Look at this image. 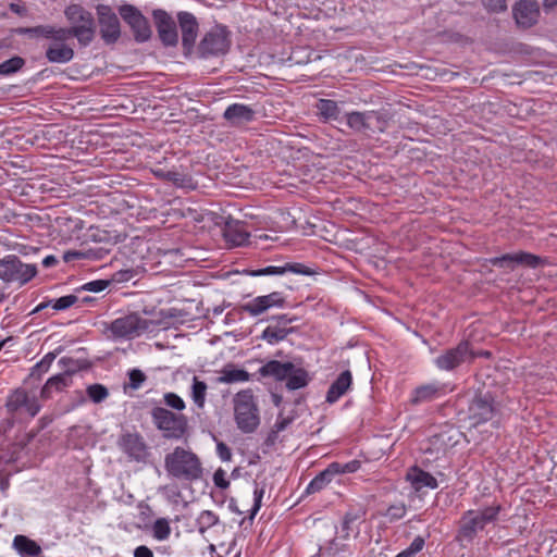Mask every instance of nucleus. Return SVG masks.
I'll return each instance as SVG.
<instances>
[{
  "label": "nucleus",
  "mask_w": 557,
  "mask_h": 557,
  "mask_svg": "<svg viewBox=\"0 0 557 557\" xmlns=\"http://www.w3.org/2000/svg\"><path fill=\"white\" fill-rule=\"evenodd\" d=\"M57 263H58V259L52 255L46 256L42 259V265L45 268H51V267L55 265Z\"/></svg>",
  "instance_id": "nucleus-63"
},
{
  "label": "nucleus",
  "mask_w": 557,
  "mask_h": 557,
  "mask_svg": "<svg viewBox=\"0 0 557 557\" xmlns=\"http://www.w3.org/2000/svg\"><path fill=\"white\" fill-rule=\"evenodd\" d=\"M285 305V298L282 293L273 292L264 296H258L243 306V310L251 317H258L276 307L282 308Z\"/></svg>",
  "instance_id": "nucleus-18"
},
{
  "label": "nucleus",
  "mask_w": 557,
  "mask_h": 557,
  "mask_svg": "<svg viewBox=\"0 0 557 557\" xmlns=\"http://www.w3.org/2000/svg\"><path fill=\"white\" fill-rule=\"evenodd\" d=\"M151 532L153 539L157 541L168 540L171 535V525L169 520L166 518H158L151 527Z\"/></svg>",
  "instance_id": "nucleus-40"
},
{
  "label": "nucleus",
  "mask_w": 557,
  "mask_h": 557,
  "mask_svg": "<svg viewBox=\"0 0 557 557\" xmlns=\"http://www.w3.org/2000/svg\"><path fill=\"white\" fill-rule=\"evenodd\" d=\"M283 269L285 270V273L292 272L301 275L312 274V271L302 263H286L285 265H283Z\"/></svg>",
  "instance_id": "nucleus-54"
},
{
  "label": "nucleus",
  "mask_w": 557,
  "mask_h": 557,
  "mask_svg": "<svg viewBox=\"0 0 557 557\" xmlns=\"http://www.w3.org/2000/svg\"><path fill=\"white\" fill-rule=\"evenodd\" d=\"M213 483L221 490H226L230 486V481L226 479V472L223 469H218L213 473Z\"/></svg>",
  "instance_id": "nucleus-55"
},
{
  "label": "nucleus",
  "mask_w": 557,
  "mask_h": 557,
  "mask_svg": "<svg viewBox=\"0 0 557 557\" xmlns=\"http://www.w3.org/2000/svg\"><path fill=\"white\" fill-rule=\"evenodd\" d=\"M516 23L522 27L533 26L540 16V8L534 0H520L512 8Z\"/></svg>",
  "instance_id": "nucleus-20"
},
{
  "label": "nucleus",
  "mask_w": 557,
  "mask_h": 557,
  "mask_svg": "<svg viewBox=\"0 0 557 557\" xmlns=\"http://www.w3.org/2000/svg\"><path fill=\"white\" fill-rule=\"evenodd\" d=\"M219 522V516L212 510H202L196 519V525L200 534H205Z\"/></svg>",
  "instance_id": "nucleus-37"
},
{
  "label": "nucleus",
  "mask_w": 557,
  "mask_h": 557,
  "mask_svg": "<svg viewBox=\"0 0 557 557\" xmlns=\"http://www.w3.org/2000/svg\"><path fill=\"white\" fill-rule=\"evenodd\" d=\"M315 107L321 121L327 122L332 120H338L341 108L336 101L330 99H320Z\"/></svg>",
  "instance_id": "nucleus-33"
},
{
  "label": "nucleus",
  "mask_w": 557,
  "mask_h": 557,
  "mask_svg": "<svg viewBox=\"0 0 557 557\" xmlns=\"http://www.w3.org/2000/svg\"><path fill=\"white\" fill-rule=\"evenodd\" d=\"M347 550V546L345 544H338L336 540H332L327 547H325L324 554L327 557H346L345 553Z\"/></svg>",
  "instance_id": "nucleus-48"
},
{
  "label": "nucleus",
  "mask_w": 557,
  "mask_h": 557,
  "mask_svg": "<svg viewBox=\"0 0 557 557\" xmlns=\"http://www.w3.org/2000/svg\"><path fill=\"white\" fill-rule=\"evenodd\" d=\"M208 385L206 382L200 381L197 376L193 377L190 397L194 404L199 408L203 409L206 404Z\"/></svg>",
  "instance_id": "nucleus-36"
},
{
  "label": "nucleus",
  "mask_w": 557,
  "mask_h": 557,
  "mask_svg": "<svg viewBox=\"0 0 557 557\" xmlns=\"http://www.w3.org/2000/svg\"><path fill=\"white\" fill-rule=\"evenodd\" d=\"M46 58L51 63H67L74 58V50L64 41L59 42L46 50Z\"/></svg>",
  "instance_id": "nucleus-30"
},
{
  "label": "nucleus",
  "mask_w": 557,
  "mask_h": 557,
  "mask_svg": "<svg viewBox=\"0 0 557 557\" xmlns=\"http://www.w3.org/2000/svg\"><path fill=\"white\" fill-rule=\"evenodd\" d=\"M281 432H276L275 429L272 426L271 431L269 432L265 441H264V444L268 446V447H272L274 446L277 442H278V435H280Z\"/></svg>",
  "instance_id": "nucleus-60"
},
{
  "label": "nucleus",
  "mask_w": 557,
  "mask_h": 557,
  "mask_svg": "<svg viewBox=\"0 0 557 557\" xmlns=\"http://www.w3.org/2000/svg\"><path fill=\"white\" fill-rule=\"evenodd\" d=\"M483 7L492 13H500L507 10L506 0H481Z\"/></svg>",
  "instance_id": "nucleus-50"
},
{
  "label": "nucleus",
  "mask_w": 557,
  "mask_h": 557,
  "mask_svg": "<svg viewBox=\"0 0 557 557\" xmlns=\"http://www.w3.org/2000/svg\"><path fill=\"white\" fill-rule=\"evenodd\" d=\"M96 13L101 39L107 45H114L121 37V23L117 15L108 4H98Z\"/></svg>",
  "instance_id": "nucleus-12"
},
{
  "label": "nucleus",
  "mask_w": 557,
  "mask_h": 557,
  "mask_svg": "<svg viewBox=\"0 0 557 557\" xmlns=\"http://www.w3.org/2000/svg\"><path fill=\"white\" fill-rule=\"evenodd\" d=\"M373 112L352 111L346 113V123L355 132H363L370 128V120Z\"/></svg>",
  "instance_id": "nucleus-34"
},
{
  "label": "nucleus",
  "mask_w": 557,
  "mask_h": 557,
  "mask_svg": "<svg viewBox=\"0 0 557 557\" xmlns=\"http://www.w3.org/2000/svg\"><path fill=\"white\" fill-rule=\"evenodd\" d=\"M293 417H284L283 414H278L273 428L276 432H283L293 422Z\"/></svg>",
  "instance_id": "nucleus-58"
},
{
  "label": "nucleus",
  "mask_w": 557,
  "mask_h": 557,
  "mask_svg": "<svg viewBox=\"0 0 557 557\" xmlns=\"http://www.w3.org/2000/svg\"><path fill=\"white\" fill-rule=\"evenodd\" d=\"M286 388L296 391L306 387L310 382V375L304 368L296 367L293 363V370L289 371L288 376L285 379Z\"/></svg>",
  "instance_id": "nucleus-32"
},
{
  "label": "nucleus",
  "mask_w": 557,
  "mask_h": 557,
  "mask_svg": "<svg viewBox=\"0 0 557 557\" xmlns=\"http://www.w3.org/2000/svg\"><path fill=\"white\" fill-rule=\"evenodd\" d=\"M152 324L151 320L131 313L113 320L108 330L114 338H134L150 331Z\"/></svg>",
  "instance_id": "nucleus-7"
},
{
  "label": "nucleus",
  "mask_w": 557,
  "mask_h": 557,
  "mask_svg": "<svg viewBox=\"0 0 557 557\" xmlns=\"http://www.w3.org/2000/svg\"><path fill=\"white\" fill-rule=\"evenodd\" d=\"M72 384V374L70 372L60 373L49 377L42 386L40 395L48 399L53 392H61Z\"/></svg>",
  "instance_id": "nucleus-28"
},
{
  "label": "nucleus",
  "mask_w": 557,
  "mask_h": 557,
  "mask_svg": "<svg viewBox=\"0 0 557 557\" xmlns=\"http://www.w3.org/2000/svg\"><path fill=\"white\" fill-rule=\"evenodd\" d=\"M330 467H331L334 475L345 474V473H355L360 469L361 462L359 460H351L346 463H339V462L335 461V462L330 463Z\"/></svg>",
  "instance_id": "nucleus-41"
},
{
  "label": "nucleus",
  "mask_w": 557,
  "mask_h": 557,
  "mask_svg": "<svg viewBox=\"0 0 557 557\" xmlns=\"http://www.w3.org/2000/svg\"><path fill=\"white\" fill-rule=\"evenodd\" d=\"M264 495V487L256 486L253 491V506L250 509L249 518L252 520L261 508V502Z\"/></svg>",
  "instance_id": "nucleus-51"
},
{
  "label": "nucleus",
  "mask_w": 557,
  "mask_h": 557,
  "mask_svg": "<svg viewBox=\"0 0 557 557\" xmlns=\"http://www.w3.org/2000/svg\"><path fill=\"white\" fill-rule=\"evenodd\" d=\"M406 480L416 491H421L424 487L434 490L438 486L437 480L419 467H411L406 474Z\"/></svg>",
  "instance_id": "nucleus-22"
},
{
  "label": "nucleus",
  "mask_w": 557,
  "mask_h": 557,
  "mask_svg": "<svg viewBox=\"0 0 557 557\" xmlns=\"http://www.w3.org/2000/svg\"><path fill=\"white\" fill-rule=\"evenodd\" d=\"M468 341L460 342L456 347L446 349L434 359V364L443 371H453L467 361H472L474 356Z\"/></svg>",
  "instance_id": "nucleus-13"
},
{
  "label": "nucleus",
  "mask_w": 557,
  "mask_h": 557,
  "mask_svg": "<svg viewBox=\"0 0 557 557\" xmlns=\"http://www.w3.org/2000/svg\"><path fill=\"white\" fill-rule=\"evenodd\" d=\"M109 286V281L107 280H95L91 282H88L84 284L81 289L92 292V293H99L104 290Z\"/></svg>",
  "instance_id": "nucleus-52"
},
{
  "label": "nucleus",
  "mask_w": 557,
  "mask_h": 557,
  "mask_svg": "<svg viewBox=\"0 0 557 557\" xmlns=\"http://www.w3.org/2000/svg\"><path fill=\"white\" fill-rule=\"evenodd\" d=\"M223 117L232 125H240L255 119V111L246 104L233 103L226 108Z\"/></svg>",
  "instance_id": "nucleus-21"
},
{
  "label": "nucleus",
  "mask_w": 557,
  "mask_h": 557,
  "mask_svg": "<svg viewBox=\"0 0 557 557\" xmlns=\"http://www.w3.org/2000/svg\"><path fill=\"white\" fill-rule=\"evenodd\" d=\"M70 27H64L65 40L75 37L81 47L89 46L96 37V23L91 12L81 4H70L64 10Z\"/></svg>",
  "instance_id": "nucleus-2"
},
{
  "label": "nucleus",
  "mask_w": 557,
  "mask_h": 557,
  "mask_svg": "<svg viewBox=\"0 0 557 557\" xmlns=\"http://www.w3.org/2000/svg\"><path fill=\"white\" fill-rule=\"evenodd\" d=\"M497 412L494 397L490 393L476 394L468 407V419L472 426L491 421Z\"/></svg>",
  "instance_id": "nucleus-10"
},
{
  "label": "nucleus",
  "mask_w": 557,
  "mask_h": 557,
  "mask_svg": "<svg viewBox=\"0 0 557 557\" xmlns=\"http://www.w3.org/2000/svg\"><path fill=\"white\" fill-rule=\"evenodd\" d=\"M150 416L164 438L178 441L188 435V418L184 413L157 406L151 409Z\"/></svg>",
  "instance_id": "nucleus-4"
},
{
  "label": "nucleus",
  "mask_w": 557,
  "mask_h": 557,
  "mask_svg": "<svg viewBox=\"0 0 557 557\" xmlns=\"http://www.w3.org/2000/svg\"><path fill=\"white\" fill-rule=\"evenodd\" d=\"M36 274L37 268L35 264H25L14 255L0 259V280L5 283L18 282L24 285Z\"/></svg>",
  "instance_id": "nucleus-8"
},
{
  "label": "nucleus",
  "mask_w": 557,
  "mask_h": 557,
  "mask_svg": "<svg viewBox=\"0 0 557 557\" xmlns=\"http://www.w3.org/2000/svg\"><path fill=\"white\" fill-rule=\"evenodd\" d=\"M13 547L22 557H39L41 547L25 535H16L13 540Z\"/></svg>",
  "instance_id": "nucleus-29"
},
{
  "label": "nucleus",
  "mask_w": 557,
  "mask_h": 557,
  "mask_svg": "<svg viewBox=\"0 0 557 557\" xmlns=\"http://www.w3.org/2000/svg\"><path fill=\"white\" fill-rule=\"evenodd\" d=\"M334 473L330 467V465L321 471L319 474H317L307 485L306 493L307 494H314L323 488H325L333 480Z\"/></svg>",
  "instance_id": "nucleus-35"
},
{
  "label": "nucleus",
  "mask_w": 557,
  "mask_h": 557,
  "mask_svg": "<svg viewBox=\"0 0 557 557\" xmlns=\"http://www.w3.org/2000/svg\"><path fill=\"white\" fill-rule=\"evenodd\" d=\"M87 396L92 400L95 404H99L107 399L109 396L108 388L102 384H91L86 389Z\"/></svg>",
  "instance_id": "nucleus-42"
},
{
  "label": "nucleus",
  "mask_w": 557,
  "mask_h": 557,
  "mask_svg": "<svg viewBox=\"0 0 557 557\" xmlns=\"http://www.w3.org/2000/svg\"><path fill=\"white\" fill-rule=\"evenodd\" d=\"M84 253L77 250H67L63 253V260L65 262H71L73 260H78L84 258Z\"/></svg>",
  "instance_id": "nucleus-61"
},
{
  "label": "nucleus",
  "mask_w": 557,
  "mask_h": 557,
  "mask_svg": "<svg viewBox=\"0 0 557 557\" xmlns=\"http://www.w3.org/2000/svg\"><path fill=\"white\" fill-rule=\"evenodd\" d=\"M216 455L224 462H228L232 460V451L230 447L223 442L216 443Z\"/></svg>",
  "instance_id": "nucleus-57"
},
{
  "label": "nucleus",
  "mask_w": 557,
  "mask_h": 557,
  "mask_svg": "<svg viewBox=\"0 0 557 557\" xmlns=\"http://www.w3.org/2000/svg\"><path fill=\"white\" fill-rule=\"evenodd\" d=\"M290 370H293V362L270 360L265 362L258 372L262 377H272L277 382H282L288 376Z\"/></svg>",
  "instance_id": "nucleus-24"
},
{
  "label": "nucleus",
  "mask_w": 557,
  "mask_h": 557,
  "mask_svg": "<svg viewBox=\"0 0 557 557\" xmlns=\"http://www.w3.org/2000/svg\"><path fill=\"white\" fill-rule=\"evenodd\" d=\"M453 387L447 383L432 382L417 386L410 395V404L419 405L422 403H429L441 397L446 396L453 392Z\"/></svg>",
  "instance_id": "nucleus-17"
},
{
  "label": "nucleus",
  "mask_w": 557,
  "mask_h": 557,
  "mask_svg": "<svg viewBox=\"0 0 557 557\" xmlns=\"http://www.w3.org/2000/svg\"><path fill=\"white\" fill-rule=\"evenodd\" d=\"M285 270L283 267L269 265L262 269H258L251 272L252 276H264V275H283Z\"/></svg>",
  "instance_id": "nucleus-53"
},
{
  "label": "nucleus",
  "mask_w": 557,
  "mask_h": 557,
  "mask_svg": "<svg viewBox=\"0 0 557 557\" xmlns=\"http://www.w3.org/2000/svg\"><path fill=\"white\" fill-rule=\"evenodd\" d=\"M407 512L406 505L404 503H397L391 505L386 511L384 512V517L388 519L389 522H395L405 517Z\"/></svg>",
  "instance_id": "nucleus-46"
},
{
  "label": "nucleus",
  "mask_w": 557,
  "mask_h": 557,
  "mask_svg": "<svg viewBox=\"0 0 557 557\" xmlns=\"http://www.w3.org/2000/svg\"><path fill=\"white\" fill-rule=\"evenodd\" d=\"M274 319L277 320L278 322V326L280 325H287L292 322H294L296 319L295 318H289L287 314H280V315H276Z\"/></svg>",
  "instance_id": "nucleus-62"
},
{
  "label": "nucleus",
  "mask_w": 557,
  "mask_h": 557,
  "mask_svg": "<svg viewBox=\"0 0 557 557\" xmlns=\"http://www.w3.org/2000/svg\"><path fill=\"white\" fill-rule=\"evenodd\" d=\"M290 330H286L285 327H281L278 325L273 326L269 325L265 327L261 334V338L265 341L270 345H275L286 338Z\"/></svg>",
  "instance_id": "nucleus-38"
},
{
  "label": "nucleus",
  "mask_w": 557,
  "mask_h": 557,
  "mask_svg": "<svg viewBox=\"0 0 557 557\" xmlns=\"http://www.w3.org/2000/svg\"><path fill=\"white\" fill-rule=\"evenodd\" d=\"M147 380L146 374L139 369H132L128 371V384L124 386V389L129 387L133 391L138 389L144 382Z\"/></svg>",
  "instance_id": "nucleus-45"
},
{
  "label": "nucleus",
  "mask_w": 557,
  "mask_h": 557,
  "mask_svg": "<svg viewBox=\"0 0 557 557\" xmlns=\"http://www.w3.org/2000/svg\"><path fill=\"white\" fill-rule=\"evenodd\" d=\"M163 403L166 407L177 412H182L186 408L184 399L173 392H168L163 395Z\"/></svg>",
  "instance_id": "nucleus-43"
},
{
  "label": "nucleus",
  "mask_w": 557,
  "mask_h": 557,
  "mask_svg": "<svg viewBox=\"0 0 557 557\" xmlns=\"http://www.w3.org/2000/svg\"><path fill=\"white\" fill-rule=\"evenodd\" d=\"M5 408L10 414L27 416L34 418L40 411V404L36 396H29L23 388L13 391L7 398Z\"/></svg>",
  "instance_id": "nucleus-11"
},
{
  "label": "nucleus",
  "mask_w": 557,
  "mask_h": 557,
  "mask_svg": "<svg viewBox=\"0 0 557 557\" xmlns=\"http://www.w3.org/2000/svg\"><path fill=\"white\" fill-rule=\"evenodd\" d=\"M119 14L131 28L136 42L143 44L151 38L149 21L135 5L128 3L120 5Z\"/></svg>",
  "instance_id": "nucleus-9"
},
{
  "label": "nucleus",
  "mask_w": 557,
  "mask_h": 557,
  "mask_svg": "<svg viewBox=\"0 0 557 557\" xmlns=\"http://www.w3.org/2000/svg\"><path fill=\"white\" fill-rule=\"evenodd\" d=\"M231 47L230 32L223 25H215L205 34L198 46L200 58L225 54Z\"/></svg>",
  "instance_id": "nucleus-6"
},
{
  "label": "nucleus",
  "mask_w": 557,
  "mask_h": 557,
  "mask_svg": "<svg viewBox=\"0 0 557 557\" xmlns=\"http://www.w3.org/2000/svg\"><path fill=\"white\" fill-rule=\"evenodd\" d=\"M364 516V511L362 510H348L342 521V532L343 537L347 539L350 535V531L352 530L354 524L361 520Z\"/></svg>",
  "instance_id": "nucleus-39"
},
{
  "label": "nucleus",
  "mask_w": 557,
  "mask_h": 557,
  "mask_svg": "<svg viewBox=\"0 0 557 557\" xmlns=\"http://www.w3.org/2000/svg\"><path fill=\"white\" fill-rule=\"evenodd\" d=\"M54 359L55 355L53 352L45 355L44 358L32 368V375L40 376L46 373L50 369Z\"/></svg>",
  "instance_id": "nucleus-47"
},
{
  "label": "nucleus",
  "mask_w": 557,
  "mask_h": 557,
  "mask_svg": "<svg viewBox=\"0 0 557 557\" xmlns=\"http://www.w3.org/2000/svg\"><path fill=\"white\" fill-rule=\"evenodd\" d=\"M177 21L182 32V45L186 51H191L198 37L199 24L196 16L186 11L177 13Z\"/></svg>",
  "instance_id": "nucleus-19"
},
{
  "label": "nucleus",
  "mask_w": 557,
  "mask_h": 557,
  "mask_svg": "<svg viewBox=\"0 0 557 557\" xmlns=\"http://www.w3.org/2000/svg\"><path fill=\"white\" fill-rule=\"evenodd\" d=\"M24 60L20 57H13L0 63V75H10L22 69Z\"/></svg>",
  "instance_id": "nucleus-44"
},
{
  "label": "nucleus",
  "mask_w": 557,
  "mask_h": 557,
  "mask_svg": "<svg viewBox=\"0 0 557 557\" xmlns=\"http://www.w3.org/2000/svg\"><path fill=\"white\" fill-rule=\"evenodd\" d=\"M166 474L181 482L194 483L203 476L200 457L189 447L176 446L164 456Z\"/></svg>",
  "instance_id": "nucleus-1"
},
{
  "label": "nucleus",
  "mask_w": 557,
  "mask_h": 557,
  "mask_svg": "<svg viewBox=\"0 0 557 557\" xmlns=\"http://www.w3.org/2000/svg\"><path fill=\"white\" fill-rule=\"evenodd\" d=\"M134 557H153V553L148 546L140 545L134 549Z\"/></svg>",
  "instance_id": "nucleus-59"
},
{
  "label": "nucleus",
  "mask_w": 557,
  "mask_h": 557,
  "mask_svg": "<svg viewBox=\"0 0 557 557\" xmlns=\"http://www.w3.org/2000/svg\"><path fill=\"white\" fill-rule=\"evenodd\" d=\"M352 383V375L349 370L343 371L337 379L331 384L325 400L329 404L336 403L341 397H343L347 391L350 388Z\"/></svg>",
  "instance_id": "nucleus-23"
},
{
  "label": "nucleus",
  "mask_w": 557,
  "mask_h": 557,
  "mask_svg": "<svg viewBox=\"0 0 557 557\" xmlns=\"http://www.w3.org/2000/svg\"><path fill=\"white\" fill-rule=\"evenodd\" d=\"M119 448L131 461L145 462L149 457V447L141 434L127 432L120 436Z\"/></svg>",
  "instance_id": "nucleus-14"
},
{
  "label": "nucleus",
  "mask_w": 557,
  "mask_h": 557,
  "mask_svg": "<svg viewBox=\"0 0 557 557\" xmlns=\"http://www.w3.org/2000/svg\"><path fill=\"white\" fill-rule=\"evenodd\" d=\"M223 235L226 242L234 246H242L247 243L249 238V234L238 221L226 222L223 228Z\"/></svg>",
  "instance_id": "nucleus-27"
},
{
  "label": "nucleus",
  "mask_w": 557,
  "mask_h": 557,
  "mask_svg": "<svg viewBox=\"0 0 557 557\" xmlns=\"http://www.w3.org/2000/svg\"><path fill=\"white\" fill-rule=\"evenodd\" d=\"M250 380V374L244 369H238L232 363L225 364L216 377L219 384L244 383Z\"/></svg>",
  "instance_id": "nucleus-26"
},
{
  "label": "nucleus",
  "mask_w": 557,
  "mask_h": 557,
  "mask_svg": "<svg viewBox=\"0 0 557 557\" xmlns=\"http://www.w3.org/2000/svg\"><path fill=\"white\" fill-rule=\"evenodd\" d=\"M77 301V297L75 295H65L52 302V308L57 311L65 310L72 307Z\"/></svg>",
  "instance_id": "nucleus-49"
},
{
  "label": "nucleus",
  "mask_w": 557,
  "mask_h": 557,
  "mask_svg": "<svg viewBox=\"0 0 557 557\" xmlns=\"http://www.w3.org/2000/svg\"><path fill=\"white\" fill-rule=\"evenodd\" d=\"M502 509L500 504L494 503L483 509L465 511L460 518V525L456 536L457 541L471 543L487 524L497 521Z\"/></svg>",
  "instance_id": "nucleus-3"
},
{
  "label": "nucleus",
  "mask_w": 557,
  "mask_h": 557,
  "mask_svg": "<svg viewBox=\"0 0 557 557\" xmlns=\"http://www.w3.org/2000/svg\"><path fill=\"white\" fill-rule=\"evenodd\" d=\"M490 263L498 268H507L513 270L516 265H523L531 269L545 265L546 260L540 256L527 251H518L515 253H505L499 257L490 259Z\"/></svg>",
  "instance_id": "nucleus-15"
},
{
  "label": "nucleus",
  "mask_w": 557,
  "mask_h": 557,
  "mask_svg": "<svg viewBox=\"0 0 557 557\" xmlns=\"http://www.w3.org/2000/svg\"><path fill=\"white\" fill-rule=\"evenodd\" d=\"M234 414L236 424L242 432L251 433L258 428L259 410L251 389H244L235 395Z\"/></svg>",
  "instance_id": "nucleus-5"
},
{
  "label": "nucleus",
  "mask_w": 557,
  "mask_h": 557,
  "mask_svg": "<svg viewBox=\"0 0 557 557\" xmlns=\"http://www.w3.org/2000/svg\"><path fill=\"white\" fill-rule=\"evenodd\" d=\"M158 175L180 188L195 189L197 187V183L193 177L184 172L172 170L158 173Z\"/></svg>",
  "instance_id": "nucleus-31"
},
{
  "label": "nucleus",
  "mask_w": 557,
  "mask_h": 557,
  "mask_svg": "<svg viewBox=\"0 0 557 557\" xmlns=\"http://www.w3.org/2000/svg\"><path fill=\"white\" fill-rule=\"evenodd\" d=\"M424 545H425L424 537L418 535L413 539L411 544L405 550L407 553H410V555H412L414 557L418 553H420L423 549Z\"/></svg>",
  "instance_id": "nucleus-56"
},
{
  "label": "nucleus",
  "mask_w": 557,
  "mask_h": 557,
  "mask_svg": "<svg viewBox=\"0 0 557 557\" xmlns=\"http://www.w3.org/2000/svg\"><path fill=\"white\" fill-rule=\"evenodd\" d=\"M23 34L29 35L32 37H42L47 39H52L57 42H63L65 40L64 27H54L51 25H38L35 27L24 28L22 30Z\"/></svg>",
  "instance_id": "nucleus-25"
},
{
  "label": "nucleus",
  "mask_w": 557,
  "mask_h": 557,
  "mask_svg": "<svg viewBox=\"0 0 557 557\" xmlns=\"http://www.w3.org/2000/svg\"><path fill=\"white\" fill-rule=\"evenodd\" d=\"M543 7L545 10L554 9L557 7V0H544Z\"/></svg>",
  "instance_id": "nucleus-64"
},
{
  "label": "nucleus",
  "mask_w": 557,
  "mask_h": 557,
  "mask_svg": "<svg viewBox=\"0 0 557 557\" xmlns=\"http://www.w3.org/2000/svg\"><path fill=\"white\" fill-rule=\"evenodd\" d=\"M152 17L161 42L166 47L176 46L178 34L173 17L162 9L153 10Z\"/></svg>",
  "instance_id": "nucleus-16"
}]
</instances>
